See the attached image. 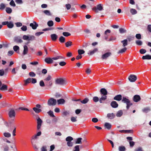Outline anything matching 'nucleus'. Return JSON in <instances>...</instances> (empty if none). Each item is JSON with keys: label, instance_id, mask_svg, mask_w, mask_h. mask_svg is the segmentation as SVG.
Here are the masks:
<instances>
[{"label": "nucleus", "instance_id": "nucleus-32", "mask_svg": "<svg viewBox=\"0 0 151 151\" xmlns=\"http://www.w3.org/2000/svg\"><path fill=\"white\" fill-rule=\"evenodd\" d=\"M89 101V99L87 98H86L83 100L81 101V102L83 104H86Z\"/></svg>", "mask_w": 151, "mask_h": 151}, {"label": "nucleus", "instance_id": "nucleus-26", "mask_svg": "<svg viewBox=\"0 0 151 151\" xmlns=\"http://www.w3.org/2000/svg\"><path fill=\"white\" fill-rule=\"evenodd\" d=\"M142 59L143 60H150L151 59V55H147L145 56H143L142 57Z\"/></svg>", "mask_w": 151, "mask_h": 151}, {"label": "nucleus", "instance_id": "nucleus-37", "mask_svg": "<svg viewBox=\"0 0 151 151\" xmlns=\"http://www.w3.org/2000/svg\"><path fill=\"white\" fill-rule=\"evenodd\" d=\"M119 151H125L126 148L125 147L123 146H121L119 147Z\"/></svg>", "mask_w": 151, "mask_h": 151}, {"label": "nucleus", "instance_id": "nucleus-59", "mask_svg": "<svg viewBox=\"0 0 151 151\" xmlns=\"http://www.w3.org/2000/svg\"><path fill=\"white\" fill-rule=\"evenodd\" d=\"M66 64L65 62L64 61H61L59 63V64L61 66H64Z\"/></svg>", "mask_w": 151, "mask_h": 151}, {"label": "nucleus", "instance_id": "nucleus-23", "mask_svg": "<svg viewBox=\"0 0 151 151\" xmlns=\"http://www.w3.org/2000/svg\"><path fill=\"white\" fill-rule=\"evenodd\" d=\"M31 143L35 151H38V148L37 147V145H36L35 142L34 141L32 140Z\"/></svg>", "mask_w": 151, "mask_h": 151}, {"label": "nucleus", "instance_id": "nucleus-54", "mask_svg": "<svg viewBox=\"0 0 151 151\" xmlns=\"http://www.w3.org/2000/svg\"><path fill=\"white\" fill-rule=\"evenodd\" d=\"M51 79V77L50 75H48L47 77L44 79V81H47L50 80Z\"/></svg>", "mask_w": 151, "mask_h": 151}, {"label": "nucleus", "instance_id": "nucleus-27", "mask_svg": "<svg viewBox=\"0 0 151 151\" xmlns=\"http://www.w3.org/2000/svg\"><path fill=\"white\" fill-rule=\"evenodd\" d=\"M24 51L23 52V54L24 55H25L27 54L28 51V49L26 45H24Z\"/></svg>", "mask_w": 151, "mask_h": 151}, {"label": "nucleus", "instance_id": "nucleus-7", "mask_svg": "<svg viewBox=\"0 0 151 151\" xmlns=\"http://www.w3.org/2000/svg\"><path fill=\"white\" fill-rule=\"evenodd\" d=\"M36 117H37L36 119L37 121V129L38 130H39L41 128L42 123V121L41 119L39 117L38 115Z\"/></svg>", "mask_w": 151, "mask_h": 151}, {"label": "nucleus", "instance_id": "nucleus-19", "mask_svg": "<svg viewBox=\"0 0 151 151\" xmlns=\"http://www.w3.org/2000/svg\"><path fill=\"white\" fill-rule=\"evenodd\" d=\"M32 81V78H27L26 80H24V86H26L27 85V84L30 83Z\"/></svg>", "mask_w": 151, "mask_h": 151}, {"label": "nucleus", "instance_id": "nucleus-13", "mask_svg": "<svg viewBox=\"0 0 151 151\" xmlns=\"http://www.w3.org/2000/svg\"><path fill=\"white\" fill-rule=\"evenodd\" d=\"M45 62L48 64L52 63L53 62V60L50 58H47L45 59Z\"/></svg>", "mask_w": 151, "mask_h": 151}, {"label": "nucleus", "instance_id": "nucleus-34", "mask_svg": "<svg viewBox=\"0 0 151 151\" xmlns=\"http://www.w3.org/2000/svg\"><path fill=\"white\" fill-rule=\"evenodd\" d=\"M65 38L63 36H61L59 38V41L62 43H63L65 42Z\"/></svg>", "mask_w": 151, "mask_h": 151}, {"label": "nucleus", "instance_id": "nucleus-36", "mask_svg": "<svg viewBox=\"0 0 151 151\" xmlns=\"http://www.w3.org/2000/svg\"><path fill=\"white\" fill-rule=\"evenodd\" d=\"M72 45V42L70 41H69L65 43V46L67 47H68Z\"/></svg>", "mask_w": 151, "mask_h": 151}, {"label": "nucleus", "instance_id": "nucleus-44", "mask_svg": "<svg viewBox=\"0 0 151 151\" xmlns=\"http://www.w3.org/2000/svg\"><path fill=\"white\" fill-rule=\"evenodd\" d=\"M54 23L52 20L49 21L47 23V24L49 27H52L53 26Z\"/></svg>", "mask_w": 151, "mask_h": 151}, {"label": "nucleus", "instance_id": "nucleus-62", "mask_svg": "<svg viewBox=\"0 0 151 151\" xmlns=\"http://www.w3.org/2000/svg\"><path fill=\"white\" fill-rule=\"evenodd\" d=\"M136 44L138 45H141L142 44V42L140 40H137L136 41Z\"/></svg>", "mask_w": 151, "mask_h": 151}, {"label": "nucleus", "instance_id": "nucleus-22", "mask_svg": "<svg viewBox=\"0 0 151 151\" xmlns=\"http://www.w3.org/2000/svg\"><path fill=\"white\" fill-rule=\"evenodd\" d=\"M121 42L122 44V46L125 47L128 45V41L127 39L121 41Z\"/></svg>", "mask_w": 151, "mask_h": 151}, {"label": "nucleus", "instance_id": "nucleus-56", "mask_svg": "<svg viewBox=\"0 0 151 151\" xmlns=\"http://www.w3.org/2000/svg\"><path fill=\"white\" fill-rule=\"evenodd\" d=\"M119 31L121 33H123L126 32V30L124 29L121 28L119 29Z\"/></svg>", "mask_w": 151, "mask_h": 151}, {"label": "nucleus", "instance_id": "nucleus-61", "mask_svg": "<svg viewBox=\"0 0 151 151\" xmlns=\"http://www.w3.org/2000/svg\"><path fill=\"white\" fill-rule=\"evenodd\" d=\"M134 38V37L129 36L127 38V40H128L129 42L131 41L132 40H133Z\"/></svg>", "mask_w": 151, "mask_h": 151}, {"label": "nucleus", "instance_id": "nucleus-60", "mask_svg": "<svg viewBox=\"0 0 151 151\" xmlns=\"http://www.w3.org/2000/svg\"><path fill=\"white\" fill-rule=\"evenodd\" d=\"M29 76L31 77H34L35 76V74L33 72H31L29 73Z\"/></svg>", "mask_w": 151, "mask_h": 151}, {"label": "nucleus", "instance_id": "nucleus-64", "mask_svg": "<svg viewBox=\"0 0 151 151\" xmlns=\"http://www.w3.org/2000/svg\"><path fill=\"white\" fill-rule=\"evenodd\" d=\"M75 150L74 151H79L80 149L79 148V145H76L75 147Z\"/></svg>", "mask_w": 151, "mask_h": 151}, {"label": "nucleus", "instance_id": "nucleus-48", "mask_svg": "<svg viewBox=\"0 0 151 151\" xmlns=\"http://www.w3.org/2000/svg\"><path fill=\"white\" fill-rule=\"evenodd\" d=\"M93 101L95 102H97L98 101H99V99L97 96H94L93 97Z\"/></svg>", "mask_w": 151, "mask_h": 151}, {"label": "nucleus", "instance_id": "nucleus-10", "mask_svg": "<svg viewBox=\"0 0 151 151\" xmlns=\"http://www.w3.org/2000/svg\"><path fill=\"white\" fill-rule=\"evenodd\" d=\"M128 79L131 82H134L137 79V76L134 75H130L128 77Z\"/></svg>", "mask_w": 151, "mask_h": 151}, {"label": "nucleus", "instance_id": "nucleus-6", "mask_svg": "<svg viewBox=\"0 0 151 151\" xmlns=\"http://www.w3.org/2000/svg\"><path fill=\"white\" fill-rule=\"evenodd\" d=\"M92 10L95 12L96 13L98 12V10L99 11H102L103 10V7L101 6V4L97 5L96 7H95L92 8Z\"/></svg>", "mask_w": 151, "mask_h": 151}, {"label": "nucleus", "instance_id": "nucleus-15", "mask_svg": "<svg viewBox=\"0 0 151 151\" xmlns=\"http://www.w3.org/2000/svg\"><path fill=\"white\" fill-rule=\"evenodd\" d=\"M122 95L119 94L116 95L114 98V99L117 101H120L122 99Z\"/></svg>", "mask_w": 151, "mask_h": 151}, {"label": "nucleus", "instance_id": "nucleus-16", "mask_svg": "<svg viewBox=\"0 0 151 151\" xmlns=\"http://www.w3.org/2000/svg\"><path fill=\"white\" fill-rule=\"evenodd\" d=\"M50 37L52 40L54 41H56L58 37V35L55 34H51Z\"/></svg>", "mask_w": 151, "mask_h": 151}, {"label": "nucleus", "instance_id": "nucleus-25", "mask_svg": "<svg viewBox=\"0 0 151 151\" xmlns=\"http://www.w3.org/2000/svg\"><path fill=\"white\" fill-rule=\"evenodd\" d=\"M13 49L15 52L18 53H19V47L17 45L14 46L13 47Z\"/></svg>", "mask_w": 151, "mask_h": 151}, {"label": "nucleus", "instance_id": "nucleus-41", "mask_svg": "<svg viewBox=\"0 0 151 151\" xmlns=\"http://www.w3.org/2000/svg\"><path fill=\"white\" fill-rule=\"evenodd\" d=\"M130 12L132 14L134 15L137 13V11L136 10L134 9H131L130 10Z\"/></svg>", "mask_w": 151, "mask_h": 151}, {"label": "nucleus", "instance_id": "nucleus-46", "mask_svg": "<svg viewBox=\"0 0 151 151\" xmlns=\"http://www.w3.org/2000/svg\"><path fill=\"white\" fill-rule=\"evenodd\" d=\"M78 53L79 55H81L84 54L85 53V51L83 50L79 49L78 51Z\"/></svg>", "mask_w": 151, "mask_h": 151}, {"label": "nucleus", "instance_id": "nucleus-39", "mask_svg": "<svg viewBox=\"0 0 151 151\" xmlns=\"http://www.w3.org/2000/svg\"><path fill=\"white\" fill-rule=\"evenodd\" d=\"M73 138L70 136L68 137L65 139L66 141L67 142H71V141L73 140Z\"/></svg>", "mask_w": 151, "mask_h": 151}, {"label": "nucleus", "instance_id": "nucleus-29", "mask_svg": "<svg viewBox=\"0 0 151 151\" xmlns=\"http://www.w3.org/2000/svg\"><path fill=\"white\" fill-rule=\"evenodd\" d=\"M127 50V48L126 47H124L121 50H119L118 52V53H122L126 51Z\"/></svg>", "mask_w": 151, "mask_h": 151}, {"label": "nucleus", "instance_id": "nucleus-4", "mask_svg": "<svg viewBox=\"0 0 151 151\" xmlns=\"http://www.w3.org/2000/svg\"><path fill=\"white\" fill-rule=\"evenodd\" d=\"M112 55V53L110 52H106L102 55L101 57V59L102 60H106L110 57Z\"/></svg>", "mask_w": 151, "mask_h": 151}, {"label": "nucleus", "instance_id": "nucleus-42", "mask_svg": "<svg viewBox=\"0 0 151 151\" xmlns=\"http://www.w3.org/2000/svg\"><path fill=\"white\" fill-rule=\"evenodd\" d=\"M7 89V86L5 85H3L1 88V90H6Z\"/></svg>", "mask_w": 151, "mask_h": 151}, {"label": "nucleus", "instance_id": "nucleus-35", "mask_svg": "<svg viewBox=\"0 0 151 151\" xmlns=\"http://www.w3.org/2000/svg\"><path fill=\"white\" fill-rule=\"evenodd\" d=\"M123 114V112L122 110L119 111L116 114V116L117 117L121 116Z\"/></svg>", "mask_w": 151, "mask_h": 151}, {"label": "nucleus", "instance_id": "nucleus-20", "mask_svg": "<svg viewBox=\"0 0 151 151\" xmlns=\"http://www.w3.org/2000/svg\"><path fill=\"white\" fill-rule=\"evenodd\" d=\"M98 51V49L97 48H95L93 50H90L88 53V54L90 55H92L95 52H96Z\"/></svg>", "mask_w": 151, "mask_h": 151}, {"label": "nucleus", "instance_id": "nucleus-50", "mask_svg": "<svg viewBox=\"0 0 151 151\" xmlns=\"http://www.w3.org/2000/svg\"><path fill=\"white\" fill-rule=\"evenodd\" d=\"M4 136L6 137H9L11 136V134L9 132H5L4 134Z\"/></svg>", "mask_w": 151, "mask_h": 151}, {"label": "nucleus", "instance_id": "nucleus-45", "mask_svg": "<svg viewBox=\"0 0 151 151\" xmlns=\"http://www.w3.org/2000/svg\"><path fill=\"white\" fill-rule=\"evenodd\" d=\"M47 113L51 117H55V116L53 114V112L51 110H50Z\"/></svg>", "mask_w": 151, "mask_h": 151}, {"label": "nucleus", "instance_id": "nucleus-49", "mask_svg": "<svg viewBox=\"0 0 151 151\" xmlns=\"http://www.w3.org/2000/svg\"><path fill=\"white\" fill-rule=\"evenodd\" d=\"M0 10H4L6 7L5 5L3 3H1L0 4Z\"/></svg>", "mask_w": 151, "mask_h": 151}, {"label": "nucleus", "instance_id": "nucleus-31", "mask_svg": "<svg viewBox=\"0 0 151 151\" xmlns=\"http://www.w3.org/2000/svg\"><path fill=\"white\" fill-rule=\"evenodd\" d=\"M14 25L12 22H8L7 26L9 28H12L14 27Z\"/></svg>", "mask_w": 151, "mask_h": 151}, {"label": "nucleus", "instance_id": "nucleus-9", "mask_svg": "<svg viewBox=\"0 0 151 151\" xmlns=\"http://www.w3.org/2000/svg\"><path fill=\"white\" fill-rule=\"evenodd\" d=\"M4 125L6 127V128L8 129V131L9 132H11L12 129L11 127V124L10 122H4Z\"/></svg>", "mask_w": 151, "mask_h": 151}, {"label": "nucleus", "instance_id": "nucleus-5", "mask_svg": "<svg viewBox=\"0 0 151 151\" xmlns=\"http://www.w3.org/2000/svg\"><path fill=\"white\" fill-rule=\"evenodd\" d=\"M67 83L65 80L62 78L57 79L55 81V83L56 84L62 85L66 84Z\"/></svg>", "mask_w": 151, "mask_h": 151}, {"label": "nucleus", "instance_id": "nucleus-43", "mask_svg": "<svg viewBox=\"0 0 151 151\" xmlns=\"http://www.w3.org/2000/svg\"><path fill=\"white\" fill-rule=\"evenodd\" d=\"M65 6L67 10H69L71 8V5L70 4H65Z\"/></svg>", "mask_w": 151, "mask_h": 151}, {"label": "nucleus", "instance_id": "nucleus-3", "mask_svg": "<svg viewBox=\"0 0 151 151\" xmlns=\"http://www.w3.org/2000/svg\"><path fill=\"white\" fill-rule=\"evenodd\" d=\"M57 101L55 99L52 98H50L47 101V105L49 106H54L56 104Z\"/></svg>", "mask_w": 151, "mask_h": 151}, {"label": "nucleus", "instance_id": "nucleus-14", "mask_svg": "<svg viewBox=\"0 0 151 151\" xmlns=\"http://www.w3.org/2000/svg\"><path fill=\"white\" fill-rule=\"evenodd\" d=\"M14 41L15 42L18 43H21L23 42L22 40L19 37H14Z\"/></svg>", "mask_w": 151, "mask_h": 151}, {"label": "nucleus", "instance_id": "nucleus-51", "mask_svg": "<svg viewBox=\"0 0 151 151\" xmlns=\"http://www.w3.org/2000/svg\"><path fill=\"white\" fill-rule=\"evenodd\" d=\"M35 39V37L33 35H31L29 37V41H32Z\"/></svg>", "mask_w": 151, "mask_h": 151}, {"label": "nucleus", "instance_id": "nucleus-2", "mask_svg": "<svg viewBox=\"0 0 151 151\" xmlns=\"http://www.w3.org/2000/svg\"><path fill=\"white\" fill-rule=\"evenodd\" d=\"M122 102L127 104L126 108L127 109H128L130 106L132 105V104L130 100L126 97H122Z\"/></svg>", "mask_w": 151, "mask_h": 151}, {"label": "nucleus", "instance_id": "nucleus-57", "mask_svg": "<svg viewBox=\"0 0 151 151\" xmlns=\"http://www.w3.org/2000/svg\"><path fill=\"white\" fill-rule=\"evenodd\" d=\"M41 151H47V147L45 146H43L41 148Z\"/></svg>", "mask_w": 151, "mask_h": 151}, {"label": "nucleus", "instance_id": "nucleus-55", "mask_svg": "<svg viewBox=\"0 0 151 151\" xmlns=\"http://www.w3.org/2000/svg\"><path fill=\"white\" fill-rule=\"evenodd\" d=\"M146 52V50L144 49H141L139 50L140 53L141 54H144Z\"/></svg>", "mask_w": 151, "mask_h": 151}, {"label": "nucleus", "instance_id": "nucleus-63", "mask_svg": "<svg viewBox=\"0 0 151 151\" xmlns=\"http://www.w3.org/2000/svg\"><path fill=\"white\" fill-rule=\"evenodd\" d=\"M136 38L138 39H140L141 38V36L140 34H137L136 35Z\"/></svg>", "mask_w": 151, "mask_h": 151}, {"label": "nucleus", "instance_id": "nucleus-47", "mask_svg": "<svg viewBox=\"0 0 151 151\" xmlns=\"http://www.w3.org/2000/svg\"><path fill=\"white\" fill-rule=\"evenodd\" d=\"M43 13L46 15L50 16L51 15L50 11L48 10H45L43 12Z\"/></svg>", "mask_w": 151, "mask_h": 151}, {"label": "nucleus", "instance_id": "nucleus-30", "mask_svg": "<svg viewBox=\"0 0 151 151\" xmlns=\"http://www.w3.org/2000/svg\"><path fill=\"white\" fill-rule=\"evenodd\" d=\"M104 126L107 129H110L111 128V125L109 123H106L105 124Z\"/></svg>", "mask_w": 151, "mask_h": 151}, {"label": "nucleus", "instance_id": "nucleus-12", "mask_svg": "<svg viewBox=\"0 0 151 151\" xmlns=\"http://www.w3.org/2000/svg\"><path fill=\"white\" fill-rule=\"evenodd\" d=\"M141 98L139 95H135L133 97V101L135 102H138L141 100Z\"/></svg>", "mask_w": 151, "mask_h": 151}, {"label": "nucleus", "instance_id": "nucleus-33", "mask_svg": "<svg viewBox=\"0 0 151 151\" xmlns=\"http://www.w3.org/2000/svg\"><path fill=\"white\" fill-rule=\"evenodd\" d=\"M33 109L37 113H38L42 111V110L41 109L37 108L36 107L33 108Z\"/></svg>", "mask_w": 151, "mask_h": 151}, {"label": "nucleus", "instance_id": "nucleus-38", "mask_svg": "<svg viewBox=\"0 0 151 151\" xmlns=\"http://www.w3.org/2000/svg\"><path fill=\"white\" fill-rule=\"evenodd\" d=\"M6 11L7 13L10 14L12 12V9L10 8L7 7L6 9Z\"/></svg>", "mask_w": 151, "mask_h": 151}, {"label": "nucleus", "instance_id": "nucleus-17", "mask_svg": "<svg viewBox=\"0 0 151 151\" xmlns=\"http://www.w3.org/2000/svg\"><path fill=\"white\" fill-rule=\"evenodd\" d=\"M115 116V115L113 113H109L107 114V117L109 119H112Z\"/></svg>", "mask_w": 151, "mask_h": 151}, {"label": "nucleus", "instance_id": "nucleus-52", "mask_svg": "<svg viewBox=\"0 0 151 151\" xmlns=\"http://www.w3.org/2000/svg\"><path fill=\"white\" fill-rule=\"evenodd\" d=\"M63 35L65 37H68L71 35L70 33L66 32H63Z\"/></svg>", "mask_w": 151, "mask_h": 151}, {"label": "nucleus", "instance_id": "nucleus-24", "mask_svg": "<svg viewBox=\"0 0 151 151\" xmlns=\"http://www.w3.org/2000/svg\"><path fill=\"white\" fill-rule=\"evenodd\" d=\"M52 60H56L58 59H62L63 60H64L65 59V58L64 57H63L61 56H57L56 57H53L52 58Z\"/></svg>", "mask_w": 151, "mask_h": 151}, {"label": "nucleus", "instance_id": "nucleus-58", "mask_svg": "<svg viewBox=\"0 0 151 151\" xmlns=\"http://www.w3.org/2000/svg\"><path fill=\"white\" fill-rule=\"evenodd\" d=\"M39 84L40 86L42 87L45 86V85L44 81L42 80H41L40 81Z\"/></svg>", "mask_w": 151, "mask_h": 151}, {"label": "nucleus", "instance_id": "nucleus-40", "mask_svg": "<svg viewBox=\"0 0 151 151\" xmlns=\"http://www.w3.org/2000/svg\"><path fill=\"white\" fill-rule=\"evenodd\" d=\"M82 139V138H77L76 139V144H82V142H81V140Z\"/></svg>", "mask_w": 151, "mask_h": 151}, {"label": "nucleus", "instance_id": "nucleus-53", "mask_svg": "<svg viewBox=\"0 0 151 151\" xmlns=\"http://www.w3.org/2000/svg\"><path fill=\"white\" fill-rule=\"evenodd\" d=\"M77 117H72L71 118L70 120L71 121L73 122H75L77 121L76 119Z\"/></svg>", "mask_w": 151, "mask_h": 151}, {"label": "nucleus", "instance_id": "nucleus-21", "mask_svg": "<svg viewBox=\"0 0 151 151\" xmlns=\"http://www.w3.org/2000/svg\"><path fill=\"white\" fill-rule=\"evenodd\" d=\"M151 110V109L150 107H147L145 108H144L143 109H142V112L144 113H147L149 111H150Z\"/></svg>", "mask_w": 151, "mask_h": 151}, {"label": "nucleus", "instance_id": "nucleus-28", "mask_svg": "<svg viewBox=\"0 0 151 151\" xmlns=\"http://www.w3.org/2000/svg\"><path fill=\"white\" fill-rule=\"evenodd\" d=\"M65 100L63 99H60L57 100V102L58 104H63L65 102Z\"/></svg>", "mask_w": 151, "mask_h": 151}, {"label": "nucleus", "instance_id": "nucleus-1", "mask_svg": "<svg viewBox=\"0 0 151 151\" xmlns=\"http://www.w3.org/2000/svg\"><path fill=\"white\" fill-rule=\"evenodd\" d=\"M100 93L103 95L99 99V102L101 103L103 102L102 101H105L107 99V96L106 95L107 94V91L106 89L105 88H102L100 90Z\"/></svg>", "mask_w": 151, "mask_h": 151}, {"label": "nucleus", "instance_id": "nucleus-8", "mask_svg": "<svg viewBox=\"0 0 151 151\" xmlns=\"http://www.w3.org/2000/svg\"><path fill=\"white\" fill-rule=\"evenodd\" d=\"M8 114L9 116L11 118H14L15 117L16 113L14 110L11 109L9 111Z\"/></svg>", "mask_w": 151, "mask_h": 151}, {"label": "nucleus", "instance_id": "nucleus-11", "mask_svg": "<svg viewBox=\"0 0 151 151\" xmlns=\"http://www.w3.org/2000/svg\"><path fill=\"white\" fill-rule=\"evenodd\" d=\"M29 26L32 27V29H36L37 27L38 26V24L35 22L34 21L33 23H31L29 24Z\"/></svg>", "mask_w": 151, "mask_h": 151}, {"label": "nucleus", "instance_id": "nucleus-18", "mask_svg": "<svg viewBox=\"0 0 151 151\" xmlns=\"http://www.w3.org/2000/svg\"><path fill=\"white\" fill-rule=\"evenodd\" d=\"M111 105L113 108H116L118 107V104L116 101H113L111 102Z\"/></svg>", "mask_w": 151, "mask_h": 151}]
</instances>
